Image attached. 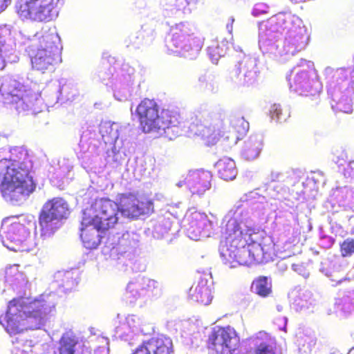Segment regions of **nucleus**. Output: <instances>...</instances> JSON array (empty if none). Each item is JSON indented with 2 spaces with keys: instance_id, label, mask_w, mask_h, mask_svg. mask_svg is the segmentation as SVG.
Here are the masks:
<instances>
[{
  "instance_id": "f03ea898",
  "label": "nucleus",
  "mask_w": 354,
  "mask_h": 354,
  "mask_svg": "<svg viewBox=\"0 0 354 354\" xmlns=\"http://www.w3.org/2000/svg\"><path fill=\"white\" fill-rule=\"evenodd\" d=\"M49 311L50 308L42 301L27 304L21 297L14 298L8 304L5 329L10 334L39 329L44 324Z\"/></svg>"
},
{
  "instance_id": "f257e3e1",
  "label": "nucleus",
  "mask_w": 354,
  "mask_h": 354,
  "mask_svg": "<svg viewBox=\"0 0 354 354\" xmlns=\"http://www.w3.org/2000/svg\"><path fill=\"white\" fill-rule=\"evenodd\" d=\"M235 217H230L222 227L224 244L220 254L223 263L230 268L239 266H250L259 260L261 252L259 239L262 234L254 227L241 226Z\"/></svg>"
},
{
  "instance_id": "20e7f679",
  "label": "nucleus",
  "mask_w": 354,
  "mask_h": 354,
  "mask_svg": "<svg viewBox=\"0 0 354 354\" xmlns=\"http://www.w3.org/2000/svg\"><path fill=\"white\" fill-rule=\"evenodd\" d=\"M28 161L19 162L6 158L0 160V180L3 196L13 202L26 199L36 189V183L30 175Z\"/></svg>"
},
{
  "instance_id": "4be33fe9",
  "label": "nucleus",
  "mask_w": 354,
  "mask_h": 354,
  "mask_svg": "<svg viewBox=\"0 0 354 354\" xmlns=\"http://www.w3.org/2000/svg\"><path fill=\"white\" fill-rule=\"evenodd\" d=\"M215 167L219 177L225 180H234L236 176V164L232 158H221L216 163Z\"/></svg>"
},
{
  "instance_id": "7c9ffc66",
  "label": "nucleus",
  "mask_w": 354,
  "mask_h": 354,
  "mask_svg": "<svg viewBox=\"0 0 354 354\" xmlns=\"http://www.w3.org/2000/svg\"><path fill=\"white\" fill-rule=\"evenodd\" d=\"M23 275L22 272L19 270V265H12L8 267L6 270V277L8 280L13 281L21 278Z\"/></svg>"
},
{
  "instance_id": "f8f14e48",
  "label": "nucleus",
  "mask_w": 354,
  "mask_h": 354,
  "mask_svg": "<svg viewBox=\"0 0 354 354\" xmlns=\"http://www.w3.org/2000/svg\"><path fill=\"white\" fill-rule=\"evenodd\" d=\"M1 232L2 235L15 244L12 250L19 252H28L31 250L30 232L23 223L15 218H7L3 221Z\"/></svg>"
},
{
  "instance_id": "c9c22d12",
  "label": "nucleus",
  "mask_w": 354,
  "mask_h": 354,
  "mask_svg": "<svg viewBox=\"0 0 354 354\" xmlns=\"http://www.w3.org/2000/svg\"><path fill=\"white\" fill-rule=\"evenodd\" d=\"M26 342L28 343V350H22V352H24V353H28L29 351H31V348L32 347V345L31 344V341H26Z\"/></svg>"
},
{
  "instance_id": "72a5a7b5",
  "label": "nucleus",
  "mask_w": 354,
  "mask_h": 354,
  "mask_svg": "<svg viewBox=\"0 0 354 354\" xmlns=\"http://www.w3.org/2000/svg\"><path fill=\"white\" fill-rule=\"evenodd\" d=\"M5 41L0 40V70H3L6 66V62L5 59V55L3 51Z\"/></svg>"
},
{
  "instance_id": "393cba45",
  "label": "nucleus",
  "mask_w": 354,
  "mask_h": 354,
  "mask_svg": "<svg viewBox=\"0 0 354 354\" xmlns=\"http://www.w3.org/2000/svg\"><path fill=\"white\" fill-rule=\"evenodd\" d=\"M232 127L236 136V140L243 137L249 130V122L243 117L234 118L231 121Z\"/></svg>"
},
{
  "instance_id": "f704fd0d",
  "label": "nucleus",
  "mask_w": 354,
  "mask_h": 354,
  "mask_svg": "<svg viewBox=\"0 0 354 354\" xmlns=\"http://www.w3.org/2000/svg\"><path fill=\"white\" fill-rule=\"evenodd\" d=\"M10 3L11 0H0V12L5 10Z\"/></svg>"
},
{
  "instance_id": "5701e85b",
  "label": "nucleus",
  "mask_w": 354,
  "mask_h": 354,
  "mask_svg": "<svg viewBox=\"0 0 354 354\" xmlns=\"http://www.w3.org/2000/svg\"><path fill=\"white\" fill-rule=\"evenodd\" d=\"M155 288L156 282L154 281L147 280V283L131 282L127 285V290L136 298L142 296H150L153 295Z\"/></svg>"
},
{
  "instance_id": "39448f33",
  "label": "nucleus",
  "mask_w": 354,
  "mask_h": 354,
  "mask_svg": "<svg viewBox=\"0 0 354 354\" xmlns=\"http://www.w3.org/2000/svg\"><path fill=\"white\" fill-rule=\"evenodd\" d=\"M171 39L167 46L169 50L183 56L193 59L201 52L203 39L195 35L190 24L180 22L170 28Z\"/></svg>"
},
{
  "instance_id": "bb28decb",
  "label": "nucleus",
  "mask_w": 354,
  "mask_h": 354,
  "mask_svg": "<svg viewBox=\"0 0 354 354\" xmlns=\"http://www.w3.org/2000/svg\"><path fill=\"white\" fill-rule=\"evenodd\" d=\"M195 133L201 136L205 139L208 145H215L219 140V133H216L215 130H212L206 126L203 127L201 129L197 130Z\"/></svg>"
},
{
  "instance_id": "c756f323",
  "label": "nucleus",
  "mask_w": 354,
  "mask_h": 354,
  "mask_svg": "<svg viewBox=\"0 0 354 354\" xmlns=\"http://www.w3.org/2000/svg\"><path fill=\"white\" fill-rule=\"evenodd\" d=\"M332 108L337 112L346 113L352 112V105L347 99H340L335 104H332Z\"/></svg>"
},
{
  "instance_id": "2eb2a0df",
  "label": "nucleus",
  "mask_w": 354,
  "mask_h": 354,
  "mask_svg": "<svg viewBox=\"0 0 354 354\" xmlns=\"http://www.w3.org/2000/svg\"><path fill=\"white\" fill-rule=\"evenodd\" d=\"M187 220L186 231L191 239L198 241L202 237L209 236L208 227L210 225V221L205 214L196 211L191 212Z\"/></svg>"
},
{
  "instance_id": "58836bf2",
  "label": "nucleus",
  "mask_w": 354,
  "mask_h": 354,
  "mask_svg": "<svg viewBox=\"0 0 354 354\" xmlns=\"http://www.w3.org/2000/svg\"><path fill=\"white\" fill-rule=\"evenodd\" d=\"M234 21V19L232 18L230 24L227 25V28L229 30L230 32H231L232 30V24H233Z\"/></svg>"
},
{
  "instance_id": "473e14b6",
  "label": "nucleus",
  "mask_w": 354,
  "mask_h": 354,
  "mask_svg": "<svg viewBox=\"0 0 354 354\" xmlns=\"http://www.w3.org/2000/svg\"><path fill=\"white\" fill-rule=\"evenodd\" d=\"M209 120L214 124H223L225 119L224 113H215L213 115H209Z\"/></svg>"
},
{
  "instance_id": "e433bc0d",
  "label": "nucleus",
  "mask_w": 354,
  "mask_h": 354,
  "mask_svg": "<svg viewBox=\"0 0 354 354\" xmlns=\"http://www.w3.org/2000/svg\"><path fill=\"white\" fill-rule=\"evenodd\" d=\"M349 169L351 171L350 174L354 176V161L349 165Z\"/></svg>"
},
{
  "instance_id": "1a4fd4ad",
  "label": "nucleus",
  "mask_w": 354,
  "mask_h": 354,
  "mask_svg": "<svg viewBox=\"0 0 354 354\" xmlns=\"http://www.w3.org/2000/svg\"><path fill=\"white\" fill-rule=\"evenodd\" d=\"M59 0H18L16 12L22 19L48 22L58 15Z\"/></svg>"
},
{
  "instance_id": "dca6fc26",
  "label": "nucleus",
  "mask_w": 354,
  "mask_h": 354,
  "mask_svg": "<svg viewBox=\"0 0 354 354\" xmlns=\"http://www.w3.org/2000/svg\"><path fill=\"white\" fill-rule=\"evenodd\" d=\"M212 175L204 169L190 171L185 178V183L193 194H202L211 187Z\"/></svg>"
},
{
  "instance_id": "6ab92c4d",
  "label": "nucleus",
  "mask_w": 354,
  "mask_h": 354,
  "mask_svg": "<svg viewBox=\"0 0 354 354\" xmlns=\"http://www.w3.org/2000/svg\"><path fill=\"white\" fill-rule=\"evenodd\" d=\"M85 221V215L83 214L82 221H81V233L80 237L83 245L87 249H95L96 248L100 243L101 237L99 234V232L102 231L101 230L97 229L94 226L93 222H90L91 223L86 224L84 223Z\"/></svg>"
},
{
  "instance_id": "ea45409f",
  "label": "nucleus",
  "mask_w": 354,
  "mask_h": 354,
  "mask_svg": "<svg viewBox=\"0 0 354 354\" xmlns=\"http://www.w3.org/2000/svg\"><path fill=\"white\" fill-rule=\"evenodd\" d=\"M155 352H156V351H149V354H154Z\"/></svg>"
},
{
  "instance_id": "2f4dec72",
  "label": "nucleus",
  "mask_w": 354,
  "mask_h": 354,
  "mask_svg": "<svg viewBox=\"0 0 354 354\" xmlns=\"http://www.w3.org/2000/svg\"><path fill=\"white\" fill-rule=\"evenodd\" d=\"M284 24V20L280 15H274L268 20V24L270 28H274V31H278Z\"/></svg>"
},
{
  "instance_id": "0eeeda50",
  "label": "nucleus",
  "mask_w": 354,
  "mask_h": 354,
  "mask_svg": "<svg viewBox=\"0 0 354 354\" xmlns=\"http://www.w3.org/2000/svg\"><path fill=\"white\" fill-rule=\"evenodd\" d=\"M120 207L114 201L108 198H99L86 208L83 214L85 215L86 224L94 223V226L102 232L112 229L118 223Z\"/></svg>"
},
{
  "instance_id": "aec40b11",
  "label": "nucleus",
  "mask_w": 354,
  "mask_h": 354,
  "mask_svg": "<svg viewBox=\"0 0 354 354\" xmlns=\"http://www.w3.org/2000/svg\"><path fill=\"white\" fill-rule=\"evenodd\" d=\"M79 338L71 330L64 332L57 342L53 354H75Z\"/></svg>"
},
{
  "instance_id": "f3484780",
  "label": "nucleus",
  "mask_w": 354,
  "mask_h": 354,
  "mask_svg": "<svg viewBox=\"0 0 354 354\" xmlns=\"http://www.w3.org/2000/svg\"><path fill=\"white\" fill-rule=\"evenodd\" d=\"M254 349L245 354H277V346L274 339L268 333L260 331L252 339Z\"/></svg>"
},
{
  "instance_id": "a211bd4d",
  "label": "nucleus",
  "mask_w": 354,
  "mask_h": 354,
  "mask_svg": "<svg viewBox=\"0 0 354 354\" xmlns=\"http://www.w3.org/2000/svg\"><path fill=\"white\" fill-rule=\"evenodd\" d=\"M207 283V280L203 278L195 281L189 290L190 299L201 305L209 304L212 300V295Z\"/></svg>"
},
{
  "instance_id": "9b49d317",
  "label": "nucleus",
  "mask_w": 354,
  "mask_h": 354,
  "mask_svg": "<svg viewBox=\"0 0 354 354\" xmlns=\"http://www.w3.org/2000/svg\"><path fill=\"white\" fill-rule=\"evenodd\" d=\"M290 88L300 95L313 97L322 91V84L313 68H295L288 77Z\"/></svg>"
},
{
  "instance_id": "a878e982",
  "label": "nucleus",
  "mask_w": 354,
  "mask_h": 354,
  "mask_svg": "<svg viewBox=\"0 0 354 354\" xmlns=\"http://www.w3.org/2000/svg\"><path fill=\"white\" fill-rule=\"evenodd\" d=\"M272 119L279 122H284L290 118V113L287 109H283L280 104H273L270 110Z\"/></svg>"
},
{
  "instance_id": "4468645a",
  "label": "nucleus",
  "mask_w": 354,
  "mask_h": 354,
  "mask_svg": "<svg viewBox=\"0 0 354 354\" xmlns=\"http://www.w3.org/2000/svg\"><path fill=\"white\" fill-rule=\"evenodd\" d=\"M132 354H174V346L170 337L158 335L143 341Z\"/></svg>"
},
{
  "instance_id": "6e6552de",
  "label": "nucleus",
  "mask_w": 354,
  "mask_h": 354,
  "mask_svg": "<svg viewBox=\"0 0 354 354\" xmlns=\"http://www.w3.org/2000/svg\"><path fill=\"white\" fill-rule=\"evenodd\" d=\"M39 48L30 55L32 68L45 73L51 71L61 61L59 37L54 33L45 32L39 38Z\"/></svg>"
},
{
  "instance_id": "4c0bfd02",
  "label": "nucleus",
  "mask_w": 354,
  "mask_h": 354,
  "mask_svg": "<svg viewBox=\"0 0 354 354\" xmlns=\"http://www.w3.org/2000/svg\"><path fill=\"white\" fill-rule=\"evenodd\" d=\"M185 1L187 2V5H191V4L195 5L198 2L199 0H185Z\"/></svg>"
},
{
  "instance_id": "9d476101",
  "label": "nucleus",
  "mask_w": 354,
  "mask_h": 354,
  "mask_svg": "<svg viewBox=\"0 0 354 354\" xmlns=\"http://www.w3.org/2000/svg\"><path fill=\"white\" fill-rule=\"evenodd\" d=\"M240 346V338L231 326H216L209 333L206 346L213 354H234Z\"/></svg>"
},
{
  "instance_id": "ddd939ff",
  "label": "nucleus",
  "mask_w": 354,
  "mask_h": 354,
  "mask_svg": "<svg viewBox=\"0 0 354 354\" xmlns=\"http://www.w3.org/2000/svg\"><path fill=\"white\" fill-rule=\"evenodd\" d=\"M119 207L122 215L130 218L149 215L154 212L153 203L145 197L138 198L132 193L122 194L119 196Z\"/></svg>"
},
{
  "instance_id": "c85d7f7f",
  "label": "nucleus",
  "mask_w": 354,
  "mask_h": 354,
  "mask_svg": "<svg viewBox=\"0 0 354 354\" xmlns=\"http://www.w3.org/2000/svg\"><path fill=\"white\" fill-rule=\"evenodd\" d=\"M339 252L342 257H351L354 254V239L348 238L340 243Z\"/></svg>"
},
{
  "instance_id": "7ed1b4c3",
  "label": "nucleus",
  "mask_w": 354,
  "mask_h": 354,
  "mask_svg": "<svg viewBox=\"0 0 354 354\" xmlns=\"http://www.w3.org/2000/svg\"><path fill=\"white\" fill-rule=\"evenodd\" d=\"M132 115L136 119L140 129L144 133L164 131L169 133L167 130L170 129L176 134L179 133L178 127L182 120L180 114L174 110H160L154 99H142Z\"/></svg>"
},
{
  "instance_id": "412c9836",
  "label": "nucleus",
  "mask_w": 354,
  "mask_h": 354,
  "mask_svg": "<svg viewBox=\"0 0 354 354\" xmlns=\"http://www.w3.org/2000/svg\"><path fill=\"white\" fill-rule=\"evenodd\" d=\"M263 147L262 136L259 134L250 136L243 143L241 155L247 160L257 158Z\"/></svg>"
},
{
  "instance_id": "b1692460",
  "label": "nucleus",
  "mask_w": 354,
  "mask_h": 354,
  "mask_svg": "<svg viewBox=\"0 0 354 354\" xmlns=\"http://www.w3.org/2000/svg\"><path fill=\"white\" fill-rule=\"evenodd\" d=\"M251 291L261 297H268L272 292V286L267 277L259 276L251 284Z\"/></svg>"
},
{
  "instance_id": "423d86ee",
  "label": "nucleus",
  "mask_w": 354,
  "mask_h": 354,
  "mask_svg": "<svg viewBox=\"0 0 354 354\" xmlns=\"http://www.w3.org/2000/svg\"><path fill=\"white\" fill-rule=\"evenodd\" d=\"M69 214V205L64 198L53 197L48 199L38 215L41 236L44 239L52 236L59 227V223L67 218Z\"/></svg>"
},
{
  "instance_id": "cd10ccee",
  "label": "nucleus",
  "mask_w": 354,
  "mask_h": 354,
  "mask_svg": "<svg viewBox=\"0 0 354 354\" xmlns=\"http://www.w3.org/2000/svg\"><path fill=\"white\" fill-rule=\"evenodd\" d=\"M29 97L27 94H21L20 97L12 95L11 104L19 112L26 111L28 109Z\"/></svg>"
}]
</instances>
